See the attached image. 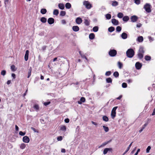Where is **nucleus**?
I'll return each instance as SVG.
<instances>
[{
	"instance_id": "f257e3e1",
	"label": "nucleus",
	"mask_w": 155,
	"mask_h": 155,
	"mask_svg": "<svg viewBox=\"0 0 155 155\" xmlns=\"http://www.w3.org/2000/svg\"><path fill=\"white\" fill-rule=\"evenodd\" d=\"M144 53V51L143 50V48L142 47H140L137 54L138 58L140 59H142L143 57Z\"/></svg>"
},
{
	"instance_id": "f03ea898",
	"label": "nucleus",
	"mask_w": 155,
	"mask_h": 155,
	"mask_svg": "<svg viewBox=\"0 0 155 155\" xmlns=\"http://www.w3.org/2000/svg\"><path fill=\"white\" fill-rule=\"evenodd\" d=\"M134 51L132 48L128 49L126 51V54L127 57L132 58L134 54Z\"/></svg>"
},
{
	"instance_id": "7ed1b4c3",
	"label": "nucleus",
	"mask_w": 155,
	"mask_h": 155,
	"mask_svg": "<svg viewBox=\"0 0 155 155\" xmlns=\"http://www.w3.org/2000/svg\"><path fill=\"white\" fill-rule=\"evenodd\" d=\"M83 5L87 9H90L91 7V5L88 1H84L83 2Z\"/></svg>"
},
{
	"instance_id": "20e7f679",
	"label": "nucleus",
	"mask_w": 155,
	"mask_h": 155,
	"mask_svg": "<svg viewBox=\"0 0 155 155\" xmlns=\"http://www.w3.org/2000/svg\"><path fill=\"white\" fill-rule=\"evenodd\" d=\"M117 108V107H114L111 111V117L114 119L116 116V109Z\"/></svg>"
},
{
	"instance_id": "39448f33",
	"label": "nucleus",
	"mask_w": 155,
	"mask_h": 155,
	"mask_svg": "<svg viewBox=\"0 0 155 155\" xmlns=\"http://www.w3.org/2000/svg\"><path fill=\"white\" fill-rule=\"evenodd\" d=\"M144 8L147 12H151L150 8V5L149 4L147 3L144 6Z\"/></svg>"
},
{
	"instance_id": "423d86ee",
	"label": "nucleus",
	"mask_w": 155,
	"mask_h": 155,
	"mask_svg": "<svg viewBox=\"0 0 155 155\" xmlns=\"http://www.w3.org/2000/svg\"><path fill=\"white\" fill-rule=\"evenodd\" d=\"M117 53V51L115 50H111L109 52V55L111 57L115 56Z\"/></svg>"
},
{
	"instance_id": "0eeeda50",
	"label": "nucleus",
	"mask_w": 155,
	"mask_h": 155,
	"mask_svg": "<svg viewBox=\"0 0 155 155\" xmlns=\"http://www.w3.org/2000/svg\"><path fill=\"white\" fill-rule=\"evenodd\" d=\"M138 19V17L135 15L132 16L130 18L131 21L133 22H136Z\"/></svg>"
},
{
	"instance_id": "6e6552de",
	"label": "nucleus",
	"mask_w": 155,
	"mask_h": 155,
	"mask_svg": "<svg viewBox=\"0 0 155 155\" xmlns=\"http://www.w3.org/2000/svg\"><path fill=\"white\" fill-rule=\"evenodd\" d=\"M22 140L23 142L25 143H28L30 141L29 138L27 136H24Z\"/></svg>"
},
{
	"instance_id": "1a4fd4ad",
	"label": "nucleus",
	"mask_w": 155,
	"mask_h": 155,
	"mask_svg": "<svg viewBox=\"0 0 155 155\" xmlns=\"http://www.w3.org/2000/svg\"><path fill=\"white\" fill-rule=\"evenodd\" d=\"M54 22V19L52 18H49L48 20V22L50 25L53 24Z\"/></svg>"
},
{
	"instance_id": "9d476101",
	"label": "nucleus",
	"mask_w": 155,
	"mask_h": 155,
	"mask_svg": "<svg viewBox=\"0 0 155 155\" xmlns=\"http://www.w3.org/2000/svg\"><path fill=\"white\" fill-rule=\"evenodd\" d=\"M112 23L114 25H118L119 24V21L113 18L111 20Z\"/></svg>"
},
{
	"instance_id": "9b49d317",
	"label": "nucleus",
	"mask_w": 155,
	"mask_h": 155,
	"mask_svg": "<svg viewBox=\"0 0 155 155\" xmlns=\"http://www.w3.org/2000/svg\"><path fill=\"white\" fill-rule=\"evenodd\" d=\"M75 21L77 24H80L82 22V20L81 18L78 17L76 18Z\"/></svg>"
},
{
	"instance_id": "f8f14e48",
	"label": "nucleus",
	"mask_w": 155,
	"mask_h": 155,
	"mask_svg": "<svg viewBox=\"0 0 155 155\" xmlns=\"http://www.w3.org/2000/svg\"><path fill=\"white\" fill-rule=\"evenodd\" d=\"M29 53V51L28 50H27L26 51L25 54V61H27L28 60Z\"/></svg>"
},
{
	"instance_id": "ddd939ff",
	"label": "nucleus",
	"mask_w": 155,
	"mask_h": 155,
	"mask_svg": "<svg viewBox=\"0 0 155 155\" xmlns=\"http://www.w3.org/2000/svg\"><path fill=\"white\" fill-rule=\"evenodd\" d=\"M142 67L141 64L139 62H137L135 64V67L137 69H140Z\"/></svg>"
},
{
	"instance_id": "4468645a",
	"label": "nucleus",
	"mask_w": 155,
	"mask_h": 155,
	"mask_svg": "<svg viewBox=\"0 0 155 155\" xmlns=\"http://www.w3.org/2000/svg\"><path fill=\"white\" fill-rule=\"evenodd\" d=\"M112 150V149L111 148H106L103 151V154H106L108 151H111Z\"/></svg>"
},
{
	"instance_id": "2eb2a0df",
	"label": "nucleus",
	"mask_w": 155,
	"mask_h": 155,
	"mask_svg": "<svg viewBox=\"0 0 155 155\" xmlns=\"http://www.w3.org/2000/svg\"><path fill=\"white\" fill-rule=\"evenodd\" d=\"M121 36L122 39H125L127 38V35L126 33L124 32L122 34Z\"/></svg>"
},
{
	"instance_id": "dca6fc26",
	"label": "nucleus",
	"mask_w": 155,
	"mask_h": 155,
	"mask_svg": "<svg viewBox=\"0 0 155 155\" xmlns=\"http://www.w3.org/2000/svg\"><path fill=\"white\" fill-rule=\"evenodd\" d=\"M85 101V99L84 97H82L80 99V101H78V103L79 104H81L82 103H84Z\"/></svg>"
},
{
	"instance_id": "f3484780",
	"label": "nucleus",
	"mask_w": 155,
	"mask_h": 155,
	"mask_svg": "<svg viewBox=\"0 0 155 155\" xmlns=\"http://www.w3.org/2000/svg\"><path fill=\"white\" fill-rule=\"evenodd\" d=\"M73 30L74 31H78L79 30V27L77 26H74L72 27Z\"/></svg>"
},
{
	"instance_id": "a211bd4d",
	"label": "nucleus",
	"mask_w": 155,
	"mask_h": 155,
	"mask_svg": "<svg viewBox=\"0 0 155 155\" xmlns=\"http://www.w3.org/2000/svg\"><path fill=\"white\" fill-rule=\"evenodd\" d=\"M59 8L61 9H64V6L63 3H59L58 5Z\"/></svg>"
},
{
	"instance_id": "6ab92c4d",
	"label": "nucleus",
	"mask_w": 155,
	"mask_h": 155,
	"mask_svg": "<svg viewBox=\"0 0 155 155\" xmlns=\"http://www.w3.org/2000/svg\"><path fill=\"white\" fill-rule=\"evenodd\" d=\"M111 141V140H110L108 141L103 143H102V144L100 146H99V148H101V147H103L106 145L108 143L110 142Z\"/></svg>"
},
{
	"instance_id": "aec40b11",
	"label": "nucleus",
	"mask_w": 155,
	"mask_h": 155,
	"mask_svg": "<svg viewBox=\"0 0 155 155\" xmlns=\"http://www.w3.org/2000/svg\"><path fill=\"white\" fill-rule=\"evenodd\" d=\"M90 20L88 19H84V23L86 26H88L90 25Z\"/></svg>"
},
{
	"instance_id": "412c9836",
	"label": "nucleus",
	"mask_w": 155,
	"mask_h": 155,
	"mask_svg": "<svg viewBox=\"0 0 155 155\" xmlns=\"http://www.w3.org/2000/svg\"><path fill=\"white\" fill-rule=\"evenodd\" d=\"M133 142H132L128 146V147L126 151L124 153L123 155H124L125 154L127 151L130 150L131 146H132V144Z\"/></svg>"
},
{
	"instance_id": "4be33fe9",
	"label": "nucleus",
	"mask_w": 155,
	"mask_h": 155,
	"mask_svg": "<svg viewBox=\"0 0 155 155\" xmlns=\"http://www.w3.org/2000/svg\"><path fill=\"white\" fill-rule=\"evenodd\" d=\"M60 129L61 130L64 131V132H65L66 130V127L64 125L61 126Z\"/></svg>"
},
{
	"instance_id": "5701e85b",
	"label": "nucleus",
	"mask_w": 155,
	"mask_h": 155,
	"mask_svg": "<svg viewBox=\"0 0 155 155\" xmlns=\"http://www.w3.org/2000/svg\"><path fill=\"white\" fill-rule=\"evenodd\" d=\"M129 19V18L128 16H126L123 17V20L124 21L127 22Z\"/></svg>"
},
{
	"instance_id": "b1692460",
	"label": "nucleus",
	"mask_w": 155,
	"mask_h": 155,
	"mask_svg": "<svg viewBox=\"0 0 155 155\" xmlns=\"http://www.w3.org/2000/svg\"><path fill=\"white\" fill-rule=\"evenodd\" d=\"M31 70H32L31 68L30 67L28 70V78H29L31 75Z\"/></svg>"
},
{
	"instance_id": "393cba45",
	"label": "nucleus",
	"mask_w": 155,
	"mask_h": 155,
	"mask_svg": "<svg viewBox=\"0 0 155 155\" xmlns=\"http://www.w3.org/2000/svg\"><path fill=\"white\" fill-rule=\"evenodd\" d=\"M95 35L94 33H91L89 35V38L90 39H93L94 38Z\"/></svg>"
},
{
	"instance_id": "a878e982",
	"label": "nucleus",
	"mask_w": 155,
	"mask_h": 155,
	"mask_svg": "<svg viewBox=\"0 0 155 155\" xmlns=\"http://www.w3.org/2000/svg\"><path fill=\"white\" fill-rule=\"evenodd\" d=\"M40 21L42 22L45 23L47 21V19L44 17H42L41 18Z\"/></svg>"
},
{
	"instance_id": "bb28decb",
	"label": "nucleus",
	"mask_w": 155,
	"mask_h": 155,
	"mask_svg": "<svg viewBox=\"0 0 155 155\" xmlns=\"http://www.w3.org/2000/svg\"><path fill=\"white\" fill-rule=\"evenodd\" d=\"M47 10L45 8H42L41 9L40 12L42 14H45L47 12Z\"/></svg>"
},
{
	"instance_id": "cd10ccee",
	"label": "nucleus",
	"mask_w": 155,
	"mask_h": 155,
	"mask_svg": "<svg viewBox=\"0 0 155 155\" xmlns=\"http://www.w3.org/2000/svg\"><path fill=\"white\" fill-rule=\"evenodd\" d=\"M137 41L139 42H142L143 41V38L142 36H139L137 38Z\"/></svg>"
},
{
	"instance_id": "c85d7f7f",
	"label": "nucleus",
	"mask_w": 155,
	"mask_h": 155,
	"mask_svg": "<svg viewBox=\"0 0 155 155\" xmlns=\"http://www.w3.org/2000/svg\"><path fill=\"white\" fill-rule=\"evenodd\" d=\"M59 14V11L58 9H54L53 12V14L54 15H57Z\"/></svg>"
},
{
	"instance_id": "c756f323",
	"label": "nucleus",
	"mask_w": 155,
	"mask_h": 155,
	"mask_svg": "<svg viewBox=\"0 0 155 155\" xmlns=\"http://www.w3.org/2000/svg\"><path fill=\"white\" fill-rule=\"evenodd\" d=\"M114 30L115 28L113 27H110L108 28V31L110 32L113 31Z\"/></svg>"
},
{
	"instance_id": "7c9ffc66",
	"label": "nucleus",
	"mask_w": 155,
	"mask_h": 155,
	"mask_svg": "<svg viewBox=\"0 0 155 155\" xmlns=\"http://www.w3.org/2000/svg\"><path fill=\"white\" fill-rule=\"evenodd\" d=\"M79 53L80 55L81 56L82 58H84L86 60H87V58L83 54H82L81 52V51H79Z\"/></svg>"
},
{
	"instance_id": "2f4dec72",
	"label": "nucleus",
	"mask_w": 155,
	"mask_h": 155,
	"mask_svg": "<svg viewBox=\"0 0 155 155\" xmlns=\"http://www.w3.org/2000/svg\"><path fill=\"white\" fill-rule=\"evenodd\" d=\"M118 5V2H117L115 1H114L112 2V5L113 6H117Z\"/></svg>"
},
{
	"instance_id": "473e14b6",
	"label": "nucleus",
	"mask_w": 155,
	"mask_h": 155,
	"mask_svg": "<svg viewBox=\"0 0 155 155\" xmlns=\"http://www.w3.org/2000/svg\"><path fill=\"white\" fill-rule=\"evenodd\" d=\"M117 16L119 18H122L123 17L124 15L121 12H119L117 14Z\"/></svg>"
},
{
	"instance_id": "72a5a7b5",
	"label": "nucleus",
	"mask_w": 155,
	"mask_h": 155,
	"mask_svg": "<svg viewBox=\"0 0 155 155\" xmlns=\"http://www.w3.org/2000/svg\"><path fill=\"white\" fill-rule=\"evenodd\" d=\"M65 7L68 9L70 8L71 7V4L69 3H67L65 4Z\"/></svg>"
},
{
	"instance_id": "f704fd0d",
	"label": "nucleus",
	"mask_w": 155,
	"mask_h": 155,
	"mask_svg": "<svg viewBox=\"0 0 155 155\" xmlns=\"http://www.w3.org/2000/svg\"><path fill=\"white\" fill-rule=\"evenodd\" d=\"M102 118H103V120H104L106 122L108 121L109 120L108 117L105 116H103V117Z\"/></svg>"
},
{
	"instance_id": "c9c22d12",
	"label": "nucleus",
	"mask_w": 155,
	"mask_h": 155,
	"mask_svg": "<svg viewBox=\"0 0 155 155\" xmlns=\"http://www.w3.org/2000/svg\"><path fill=\"white\" fill-rule=\"evenodd\" d=\"M117 65L119 68L121 69L123 66L122 64L120 61H118L117 63Z\"/></svg>"
},
{
	"instance_id": "e433bc0d",
	"label": "nucleus",
	"mask_w": 155,
	"mask_h": 155,
	"mask_svg": "<svg viewBox=\"0 0 155 155\" xmlns=\"http://www.w3.org/2000/svg\"><path fill=\"white\" fill-rule=\"evenodd\" d=\"M106 18L107 19H110L111 18V15L110 14H107L105 15Z\"/></svg>"
},
{
	"instance_id": "4c0bfd02",
	"label": "nucleus",
	"mask_w": 155,
	"mask_h": 155,
	"mask_svg": "<svg viewBox=\"0 0 155 155\" xmlns=\"http://www.w3.org/2000/svg\"><path fill=\"white\" fill-rule=\"evenodd\" d=\"M25 144L24 143L21 144L20 146V148L21 149H24L25 147Z\"/></svg>"
},
{
	"instance_id": "58836bf2",
	"label": "nucleus",
	"mask_w": 155,
	"mask_h": 155,
	"mask_svg": "<svg viewBox=\"0 0 155 155\" xmlns=\"http://www.w3.org/2000/svg\"><path fill=\"white\" fill-rule=\"evenodd\" d=\"M114 76L116 78L118 77L119 75V73L117 71H115L113 74Z\"/></svg>"
},
{
	"instance_id": "ea45409f",
	"label": "nucleus",
	"mask_w": 155,
	"mask_h": 155,
	"mask_svg": "<svg viewBox=\"0 0 155 155\" xmlns=\"http://www.w3.org/2000/svg\"><path fill=\"white\" fill-rule=\"evenodd\" d=\"M106 81L108 83H111L112 82V79L110 78H108L106 79Z\"/></svg>"
},
{
	"instance_id": "a19ab883",
	"label": "nucleus",
	"mask_w": 155,
	"mask_h": 155,
	"mask_svg": "<svg viewBox=\"0 0 155 155\" xmlns=\"http://www.w3.org/2000/svg\"><path fill=\"white\" fill-rule=\"evenodd\" d=\"M93 29L94 32H96L98 31V28L97 26H95L93 27Z\"/></svg>"
},
{
	"instance_id": "79ce46f5",
	"label": "nucleus",
	"mask_w": 155,
	"mask_h": 155,
	"mask_svg": "<svg viewBox=\"0 0 155 155\" xmlns=\"http://www.w3.org/2000/svg\"><path fill=\"white\" fill-rule=\"evenodd\" d=\"M66 14V12L64 11H62L60 13V15L61 16H64Z\"/></svg>"
},
{
	"instance_id": "37998d69",
	"label": "nucleus",
	"mask_w": 155,
	"mask_h": 155,
	"mask_svg": "<svg viewBox=\"0 0 155 155\" xmlns=\"http://www.w3.org/2000/svg\"><path fill=\"white\" fill-rule=\"evenodd\" d=\"M121 30V28L119 26H117L116 28V31L118 32H120Z\"/></svg>"
},
{
	"instance_id": "c03bdc74",
	"label": "nucleus",
	"mask_w": 155,
	"mask_h": 155,
	"mask_svg": "<svg viewBox=\"0 0 155 155\" xmlns=\"http://www.w3.org/2000/svg\"><path fill=\"white\" fill-rule=\"evenodd\" d=\"M144 58L146 61H149L151 59V57L147 55L145 56Z\"/></svg>"
},
{
	"instance_id": "a18cd8bd",
	"label": "nucleus",
	"mask_w": 155,
	"mask_h": 155,
	"mask_svg": "<svg viewBox=\"0 0 155 155\" xmlns=\"http://www.w3.org/2000/svg\"><path fill=\"white\" fill-rule=\"evenodd\" d=\"M34 108L36 110V111H38L39 109V107L38 105L35 104L34 106Z\"/></svg>"
},
{
	"instance_id": "49530a36",
	"label": "nucleus",
	"mask_w": 155,
	"mask_h": 155,
	"mask_svg": "<svg viewBox=\"0 0 155 155\" xmlns=\"http://www.w3.org/2000/svg\"><path fill=\"white\" fill-rule=\"evenodd\" d=\"M103 128L104 129V131L106 132H107L109 131V128H108V127H106L104 126H103Z\"/></svg>"
},
{
	"instance_id": "de8ad7c7",
	"label": "nucleus",
	"mask_w": 155,
	"mask_h": 155,
	"mask_svg": "<svg viewBox=\"0 0 155 155\" xmlns=\"http://www.w3.org/2000/svg\"><path fill=\"white\" fill-rule=\"evenodd\" d=\"M15 66L14 65H12L11 67V69L12 70V71H15L16 70L15 69Z\"/></svg>"
},
{
	"instance_id": "09e8293b",
	"label": "nucleus",
	"mask_w": 155,
	"mask_h": 155,
	"mask_svg": "<svg viewBox=\"0 0 155 155\" xmlns=\"http://www.w3.org/2000/svg\"><path fill=\"white\" fill-rule=\"evenodd\" d=\"M134 3L137 4L139 5L140 3V0H134Z\"/></svg>"
},
{
	"instance_id": "8fccbe9b",
	"label": "nucleus",
	"mask_w": 155,
	"mask_h": 155,
	"mask_svg": "<svg viewBox=\"0 0 155 155\" xmlns=\"http://www.w3.org/2000/svg\"><path fill=\"white\" fill-rule=\"evenodd\" d=\"M6 73V71L5 70H3L1 72V74L3 76H4L5 75Z\"/></svg>"
},
{
	"instance_id": "3c124183",
	"label": "nucleus",
	"mask_w": 155,
	"mask_h": 155,
	"mask_svg": "<svg viewBox=\"0 0 155 155\" xmlns=\"http://www.w3.org/2000/svg\"><path fill=\"white\" fill-rule=\"evenodd\" d=\"M111 74V72L110 71H108L106 72L105 75L106 76H110Z\"/></svg>"
},
{
	"instance_id": "603ef678",
	"label": "nucleus",
	"mask_w": 155,
	"mask_h": 155,
	"mask_svg": "<svg viewBox=\"0 0 155 155\" xmlns=\"http://www.w3.org/2000/svg\"><path fill=\"white\" fill-rule=\"evenodd\" d=\"M57 140L58 141H61L62 140V137L61 136H59L57 137Z\"/></svg>"
},
{
	"instance_id": "864d4df0",
	"label": "nucleus",
	"mask_w": 155,
	"mask_h": 155,
	"mask_svg": "<svg viewBox=\"0 0 155 155\" xmlns=\"http://www.w3.org/2000/svg\"><path fill=\"white\" fill-rule=\"evenodd\" d=\"M122 87L123 88H126L127 87V84L125 83H123L122 84Z\"/></svg>"
},
{
	"instance_id": "5fc2aeb1",
	"label": "nucleus",
	"mask_w": 155,
	"mask_h": 155,
	"mask_svg": "<svg viewBox=\"0 0 155 155\" xmlns=\"http://www.w3.org/2000/svg\"><path fill=\"white\" fill-rule=\"evenodd\" d=\"M25 133L23 132H22L21 131H20L19 132V134L20 135H21L22 136H23L25 135Z\"/></svg>"
},
{
	"instance_id": "6e6d98bb",
	"label": "nucleus",
	"mask_w": 155,
	"mask_h": 155,
	"mask_svg": "<svg viewBox=\"0 0 155 155\" xmlns=\"http://www.w3.org/2000/svg\"><path fill=\"white\" fill-rule=\"evenodd\" d=\"M150 149H151V147L150 146H148L146 149V152L147 153L149 152V151L150 150Z\"/></svg>"
},
{
	"instance_id": "4d7b16f0",
	"label": "nucleus",
	"mask_w": 155,
	"mask_h": 155,
	"mask_svg": "<svg viewBox=\"0 0 155 155\" xmlns=\"http://www.w3.org/2000/svg\"><path fill=\"white\" fill-rule=\"evenodd\" d=\"M47 48V46H43L42 47V49L43 51H44Z\"/></svg>"
},
{
	"instance_id": "13d9d810",
	"label": "nucleus",
	"mask_w": 155,
	"mask_h": 155,
	"mask_svg": "<svg viewBox=\"0 0 155 155\" xmlns=\"http://www.w3.org/2000/svg\"><path fill=\"white\" fill-rule=\"evenodd\" d=\"M61 23L63 24H66V21L64 19L62 20L61 21Z\"/></svg>"
},
{
	"instance_id": "bf43d9fd",
	"label": "nucleus",
	"mask_w": 155,
	"mask_h": 155,
	"mask_svg": "<svg viewBox=\"0 0 155 155\" xmlns=\"http://www.w3.org/2000/svg\"><path fill=\"white\" fill-rule=\"evenodd\" d=\"M50 103V102H45L44 103V104L45 106H47Z\"/></svg>"
},
{
	"instance_id": "052dcab7",
	"label": "nucleus",
	"mask_w": 155,
	"mask_h": 155,
	"mask_svg": "<svg viewBox=\"0 0 155 155\" xmlns=\"http://www.w3.org/2000/svg\"><path fill=\"white\" fill-rule=\"evenodd\" d=\"M64 121L66 123H68L69 121V120L68 118H66L64 120Z\"/></svg>"
},
{
	"instance_id": "680f3d73",
	"label": "nucleus",
	"mask_w": 155,
	"mask_h": 155,
	"mask_svg": "<svg viewBox=\"0 0 155 155\" xmlns=\"http://www.w3.org/2000/svg\"><path fill=\"white\" fill-rule=\"evenodd\" d=\"M31 129L32 130H33L34 131V132H38L36 131V130L35 129V128H34L33 127H31Z\"/></svg>"
},
{
	"instance_id": "e2e57ef3",
	"label": "nucleus",
	"mask_w": 155,
	"mask_h": 155,
	"mask_svg": "<svg viewBox=\"0 0 155 155\" xmlns=\"http://www.w3.org/2000/svg\"><path fill=\"white\" fill-rule=\"evenodd\" d=\"M12 76L13 78L14 79H15L16 78L15 75V74L12 73Z\"/></svg>"
},
{
	"instance_id": "0e129e2a",
	"label": "nucleus",
	"mask_w": 155,
	"mask_h": 155,
	"mask_svg": "<svg viewBox=\"0 0 155 155\" xmlns=\"http://www.w3.org/2000/svg\"><path fill=\"white\" fill-rule=\"evenodd\" d=\"M142 25L140 23H138L137 25V27L138 28L140 27Z\"/></svg>"
},
{
	"instance_id": "69168bd1",
	"label": "nucleus",
	"mask_w": 155,
	"mask_h": 155,
	"mask_svg": "<svg viewBox=\"0 0 155 155\" xmlns=\"http://www.w3.org/2000/svg\"><path fill=\"white\" fill-rule=\"evenodd\" d=\"M136 149V147H135V148L133 150H132V151L131 152V154H133L134 152V151H135V150Z\"/></svg>"
},
{
	"instance_id": "338daca9",
	"label": "nucleus",
	"mask_w": 155,
	"mask_h": 155,
	"mask_svg": "<svg viewBox=\"0 0 155 155\" xmlns=\"http://www.w3.org/2000/svg\"><path fill=\"white\" fill-rule=\"evenodd\" d=\"M91 123L95 125L96 126H97V123H96L93 121H91Z\"/></svg>"
},
{
	"instance_id": "774afa93",
	"label": "nucleus",
	"mask_w": 155,
	"mask_h": 155,
	"mask_svg": "<svg viewBox=\"0 0 155 155\" xmlns=\"http://www.w3.org/2000/svg\"><path fill=\"white\" fill-rule=\"evenodd\" d=\"M152 115H155V108H154L152 114Z\"/></svg>"
}]
</instances>
